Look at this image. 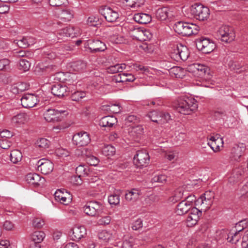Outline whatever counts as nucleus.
<instances>
[{
    "label": "nucleus",
    "instance_id": "obj_1",
    "mask_svg": "<svg viewBox=\"0 0 248 248\" xmlns=\"http://www.w3.org/2000/svg\"><path fill=\"white\" fill-rule=\"evenodd\" d=\"M174 107L178 112L189 115L197 110L198 104L194 98L184 97L178 99Z\"/></svg>",
    "mask_w": 248,
    "mask_h": 248
},
{
    "label": "nucleus",
    "instance_id": "obj_2",
    "mask_svg": "<svg viewBox=\"0 0 248 248\" xmlns=\"http://www.w3.org/2000/svg\"><path fill=\"white\" fill-rule=\"evenodd\" d=\"M173 28L176 32L183 36L196 34L199 30V27L196 24L182 21L176 22Z\"/></svg>",
    "mask_w": 248,
    "mask_h": 248
},
{
    "label": "nucleus",
    "instance_id": "obj_3",
    "mask_svg": "<svg viewBox=\"0 0 248 248\" xmlns=\"http://www.w3.org/2000/svg\"><path fill=\"white\" fill-rule=\"evenodd\" d=\"M190 55L188 48L181 44L175 45L170 51V57L175 61H186Z\"/></svg>",
    "mask_w": 248,
    "mask_h": 248
},
{
    "label": "nucleus",
    "instance_id": "obj_4",
    "mask_svg": "<svg viewBox=\"0 0 248 248\" xmlns=\"http://www.w3.org/2000/svg\"><path fill=\"white\" fill-rule=\"evenodd\" d=\"M217 36L221 42L229 43L234 40L235 34L232 27L224 25L219 28L217 32Z\"/></svg>",
    "mask_w": 248,
    "mask_h": 248
},
{
    "label": "nucleus",
    "instance_id": "obj_5",
    "mask_svg": "<svg viewBox=\"0 0 248 248\" xmlns=\"http://www.w3.org/2000/svg\"><path fill=\"white\" fill-rule=\"evenodd\" d=\"M104 206L100 202L96 201L88 202L83 207V211L87 215L91 217H97L101 215Z\"/></svg>",
    "mask_w": 248,
    "mask_h": 248
},
{
    "label": "nucleus",
    "instance_id": "obj_6",
    "mask_svg": "<svg viewBox=\"0 0 248 248\" xmlns=\"http://www.w3.org/2000/svg\"><path fill=\"white\" fill-rule=\"evenodd\" d=\"M190 13L198 20L204 21L209 17V9L200 3H195L190 7Z\"/></svg>",
    "mask_w": 248,
    "mask_h": 248
},
{
    "label": "nucleus",
    "instance_id": "obj_7",
    "mask_svg": "<svg viewBox=\"0 0 248 248\" xmlns=\"http://www.w3.org/2000/svg\"><path fill=\"white\" fill-rule=\"evenodd\" d=\"M215 194L211 191H206L196 202V206H201V210L206 211L211 206Z\"/></svg>",
    "mask_w": 248,
    "mask_h": 248
},
{
    "label": "nucleus",
    "instance_id": "obj_8",
    "mask_svg": "<svg viewBox=\"0 0 248 248\" xmlns=\"http://www.w3.org/2000/svg\"><path fill=\"white\" fill-rule=\"evenodd\" d=\"M245 172V169L242 166H239L234 168L228 178V186L231 188L239 185L243 180Z\"/></svg>",
    "mask_w": 248,
    "mask_h": 248
},
{
    "label": "nucleus",
    "instance_id": "obj_9",
    "mask_svg": "<svg viewBox=\"0 0 248 248\" xmlns=\"http://www.w3.org/2000/svg\"><path fill=\"white\" fill-rule=\"evenodd\" d=\"M196 46L203 53L208 54L214 50L216 45L210 39L202 37L197 40Z\"/></svg>",
    "mask_w": 248,
    "mask_h": 248
},
{
    "label": "nucleus",
    "instance_id": "obj_10",
    "mask_svg": "<svg viewBox=\"0 0 248 248\" xmlns=\"http://www.w3.org/2000/svg\"><path fill=\"white\" fill-rule=\"evenodd\" d=\"M65 110H59L55 109H48L44 113V117L47 122L55 123L61 121L62 118V113Z\"/></svg>",
    "mask_w": 248,
    "mask_h": 248
},
{
    "label": "nucleus",
    "instance_id": "obj_11",
    "mask_svg": "<svg viewBox=\"0 0 248 248\" xmlns=\"http://www.w3.org/2000/svg\"><path fill=\"white\" fill-rule=\"evenodd\" d=\"M150 156L146 150H139L134 157V163L137 167L146 166L149 162Z\"/></svg>",
    "mask_w": 248,
    "mask_h": 248
},
{
    "label": "nucleus",
    "instance_id": "obj_12",
    "mask_svg": "<svg viewBox=\"0 0 248 248\" xmlns=\"http://www.w3.org/2000/svg\"><path fill=\"white\" fill-rule=\"evenodd\" d=\"M73 143L78 146L87 145L90 142L89 134L85 131H81L75 134L73 137Z\"/></svg>",
    "mask_w": 248,
    "mask_h": 248
},
{
    "label": "nucleus",
    "instance_id": "obj_13",
    "mask_svg": "<svg viewBox=\"0 0 248 248\" xmlns=\"http://www.w3.org/2000/svg\"><path fill=\"white\" fill-rule=\"evenodd\" d=\"M101 14L109 22H114L117 21L119 17V14L117 11L112 8L105 6L100 10Z\"/></svg>",
    "mask_w": 248,
    "mask_h": 248
},
{
    "label": "nucleus",
    "instance_id": "obj_14",
    "mask_svg": "<svg viewBox=\"0 0 248 248\" xmlns=\"http://www.w3.org/2000/svg\"><path fill=\"white\" fill-rule=\"evenodd\" d=\"M54 197L57 202L64 205H67L72 200V195L65 189H58L54 193Z\"/></svg>",
    "mask_w": 248,
    "mask_h": 248
},
{
    "label": "nucleus",
    "instance_id": "obj_15",
    "mask_svg": "<svg viewBox=\"0 0 248 248\" xmlns=\"http://www.w3.org/2000/svg\"><path fill=\"white\" fill-rule=\"evenodd\" d=\"M86 47H87L90 51L93 53L103 52L107 49L106 44L99 40H89Z\"/></svg>",
    "mask_w": 248,
    "mask_h": 248
},
{
    "label": "nucleus",
    "instance_id": "obj_16",
    "mask_svg": "<svg viewBox=\"0 0 248 248\" xmlns=\"http://www.w3.org/2000/svg\"><path fill=\"white\" fill-rule=\"evenodd\" d=\"M202 211L196 207H193L190 210L189 215L186 219L187 226L192 227L198 222L199 217L202 215Z\"/></svg>",
    "mask_w": 248,
    "mask_h": 248
},
{
    "label": "nucleus",
    "instance_id": "obj_17",
    "mask_svg": "<svg viewBox=\"0 0 248 248\" xmlns=\"http://www.w3.org/2000/svg\"><path fill=\"white\" fill-rule=\"evenodd\" d=\"M207 69L206 66L199 63H192L186 67L187 71L192 73L195 76L201 78L204 76Z\"/></svg>",
    "mask_w": 248,
    "mask_h": 248
},
{
    "label": "nucleus",
    "instance_id": "obj_18",
    "mask_svg": "<svg viewBox=\"0 0 248 248\" xmlns=\"http://www.w3.org/2000/svg\"><path fill=\"white\" fill-rule=\"evenodd\" d=\"M38 170H40L44 174H48L52 172L54 168V165L50 161L43 158L38 160L37 162Z\"/></svg>",
    "mask_w": 248,
    "mask_h": 248
},
{
    "label": "nucleus",
    "instance_id": "obj_19",
    "mask_svg": "<svg viewBox=\"0 0 248 248\" xmlns=\"http://www.w3.org/2000/svg\"><path fill=\"white\" fill-rule=\"evenodd\" d=\"M207 144L215 152H217L223 147V141L222 138L217 134L210 136L208 140Z\"/></svg>",
    "mask_w": 248,
    "mask_h": 248
},
{
    "label": "nucleus",
    "instance_id": "obj_20",
    "mask_svg": "<svg viewBox=\"0 0 248 248\" xmlns=\"http://www.w3.org/2000/svg\"><path fill=\"white\" fill-rule=\"evenodd\" d=\"M21 102L24 108H31L37 104L38 99L37 96L33 94H25L21 98Z\"/></svg>",
    "mask_w": 248,
    "mask_h": 248
},
{
    "label": "nucleus",
    "instance_id": "obj_21",
    "mask_svg": "<svg viewBox=\"0 0 248 248\" xmlns=\"http://www.w3.org/2000/svg\"><path fill=\"white\" fill-rule=\"evenodd\" d=\"M26 182L30 185L34 186L43 184L45 181V179L36 173H30L26 177Z\"/></svg>",
    "mask_w": 248,
    "mask_h": 248
},
{
    "label": "nucleus",
    "instance_id": "obj_22",
    "mask_svg": "<svg viewBox=\"0 0 248 248\" xmlns=\"http://www.w3.org/2000/svg\"><path fill=\"white\" fill-rule=\"evenodd\" d=\"M214 237L220 244L223 243L226 241L230 242V240L231 239V232L226 229L219 230L216 232Z\"/></svg>",
    "mask_w": 248,
    "mask_h": 248
},
{
    "label": "nucleus",
    "instance_id": "obj_23",
    "mask_svg": "<svg viewBox=\"0 0 248 248\" xmlns=\"http://www.w3.org/2000/svg\"><path fill=\"white\" fill-rule=\"evenodd\" d=\"M30 120L29 116L26 113H21L13 116L11 119L12 124L16 127H19L25 124Z\"/></svg>",
    "mask_w": 248,
    "mask_h": 248
},
{
    "label": "nucleus",
    "instance_id": "obj_24",
    "mask_svg": "<svg viewBox=\"0 0 248 248\" xmlns=\"http://www.w3.org/2000/svg\"><path fill=\"white\" fill-rule=\"evenodd\" d=\"M246 150V145L240 143L235 145L232 149V157L236 161H238L240 158L244 155Z\"/></svg>",
    "mask_w": 248,
    "mask_h": 248
},
{
    "label": "nucleus",
    "instance_id": "obj_25",
    "mask_svg": "<svg viewBox=\"0 0 248 248\" xmlns=\"http://www.w3.org/2000/svg\"><path fill=\"white\" fill-rule=\"evenodd\" d=\"M80 30L73 26L66 27L59 31V34L62 36L74 37L80 34Z\"/></svg>",
    "mask_w": 248,
    "mask_h": 248
},
{
    "label": "nucleus",
    "instance_id": "obj_26",
    "mask_svg": "<svg viewBox=\"0 0 248 248\" xmlns=\"http://www.w3.org/2000/svg\"><path fill=\"white\" fill-rule=\"evenodd\" d=\"M55 16L63 21H69L73 18V13L68 9H64L56 12Z\"/></svg>",
    "mask_w": 248,
    "mask_h": 248
},
{
    "label": "nucleus",
    "instance_id": "obj_27",
    "mask_svg": "<svg viewBox=\"0 0 248 248\" xmlns=\"http://www.w3.org/2000/svg\"><path fill=\"white\" fill-rule=\"evenodd\" d=\"M71 239L74 241H79L84 237L86 234V230L83 226L75 227L72 230Z\"/></svg>",
    "mask_w": 248,
    "mask_h": 248
},
{
    "label": "nucleus",
    "instance_id": "obj_28",
    "mask_svg": "<svg viewBox=\"0 0 248 248\" xmlns=\"http://www.w3.org/2000/svg\"><path fill=\"white\" fill-rule=\"evenodd\" d=\"M184 188L179 187L176 189L172 194V196L168 199V202L170 203H175L181 200L186 196Z\"/></svg>",
    "mask_w": 248,
    "mask_h": 248
},
{
    "label": "nucleus",
    "instance_id": "obj_29",
    "mask_svg": "<svg viewBox=\"0 0 248 248\" xmlns=\"http://www.w3.org/2000/svg\"><path fill=\"white\" fill-rule=\"evenodd\" d=\"M68 89V88L65 85L56 84L52 86L51 93L53 95L60 97L67 95Z\"/></svg>",
    "mask_w": 248,
    "mask_h": 248
},
{
    "label": "nucleus",
    "instance_id": "obj_30",
    "mask_svg": "<svg viewBox=\"0 0 248 248\" xmlns=\"http://www.w3.org/2000/svg\"><path fill=\"white\" fill-rule=\"evenodd\" d=\"M140 194L141 192L140 190L133 188L126 192L125 199L128 202L133 203L139 200Z\"/></svg>",
    "mask_w": 248,
    "mask_h": 248
},
{
    "label": "nucleus",
    "instance_id": "obj_31",
    "mask_svg": "<svg viewBox=\"0 0 248 248\" xmlns=\"http://www.w3.org/2000/svg\"><path fill=\"white\" fill-rule=\"evenodd\" d=\"M133 19L138 23L146 24L152 21V16L149 14L141 13L135 14Z\"/></svg>",
    "mask_w": 248,
    "mask_h": 248
},
{
    "label": "nucleus",
    "instance_id": "obj_32",
    "mask_svg": "<svg viewBox=\"0 0 248 248\" xmlns=\"http://www.w3.org/2000/svg\"><path fill=\"white\" fill-rule=\"evenodd\" d=\"M117 122V118L113 116H106L101 119L99 125L102 127H112Z\"/></svg>",
    "mask_w": 248,
    "mask_h": 248
},
{
    "label": "nucleus",
    "instance_id": "obj_33",
    "mask_svg": "<svg viewBox=\"0 0 248 248\" xmlns=\"http://www.w3.org/2000/svg\"><path fill=\"white\" fill-rule=\"evenodd\" d=\"M146 33V31H144L140 28L133 29L132 30H131L130 32V35L133 39L140 41L146 40V38H145V36Z\"/></svg>",
    "mask_w": 248,
    "mask_h": 248
},
{
    "label": "nucleus",
    "instance_id": "obj_34",
    "mask_svg": "<svg viewBox=\"0 0 248 248\" xmlns=\"http://www.w3.org/2000/svg\"><path fill=\"white\" fill-rule=\"evenodd\" d=\"M76 172L79 178L90 176L92 173L88 166L81 165L76 168Z\"/></svg>",
    "mask_w": 248,
    "mask_h": 248
},
{
    "label": "nucleus",
    "instance_id": "obj_35",
    "mask_svg": "<svg viewBox=\"0 0 248 248\" xmlns=\"http://www.w3.org/2000/svg\"><path fill=\"white\" fill-rule=\"evenodd\" d=\"M191 207L185 201H182L178 203L176 208V213L178 215H183L188 211Z\"/></svg>",
    "mask_w": 248,
    "mask_h": 248
},
{
    "label": "nucleus",
    "instance_id": "obj_36",
    "mask_svg": "<svg viewBox=\"0 0 248 248\" xmlns=\"http://www.w3.org/2000/svg\"><path fill=\"white\" fill-rule=\"evenodd\" d=\"M144 132V129L142 125H138L134 126H131L128 131V133L133 138L135 139L140 135Z\"/></svg>",
    "mask_w": 248,
    "mask_h": 248
},
{
    "label": "nucleus",
    "instance_id": "obj_37",
    "mask_svg": "<svg viewBox=\"0 0 248 248\" xmlns=\"http://www.w3.org/2000/svg\"><path fill=\"white\" fill-rule=\"evenodd\" d=\"M243 228L241 227H236L235 229L232 230L231 232V239L230 240V243L232 244H236L239 240L241 236L239 234V232L242 231Z\"/></svg>",
    "mask_w": 248,
    "mask_h": 248
},
{
    "label": "nucleus",
    "instance_id": "obj_38",
    "mask_svg": "<svg viewBox=\"0 0 248 248\" xmlns=\"http://www.w3.org/2000/svg\"><path fill=\"white\" fill-rule=\"evenodd\" d=\"M169 9L167 7H163L157 10L155 13L156 17L160 20H165L169 15Z\"/></svg>",
    "mask_w": 248,
    "mask_h": 248
},
{
    "label": "nucleus",
    "instance_id": "obj_39",
    "mask_svg": "<svg viewBox=\"0 0 248 248\" xmlns=\"http://www.w3.org/2000/svg\"><path fill=\"white\" fill-rule=\"evenodd\" d=\"M86 63L83 61H77L71 63L70 67L73 71L81 72L86 69Z\"/></svg>",
    "mask_w": 248,
    "mask_h": 248
},
{
    "label": "nucleus",
    "instance_id": "obj_40",
    "mask_svg": "<svg viewBox=\"0 0 248 248\" xmlns=\"http://www.w3.org/2000/svg\"><path fill=\"white\" fill-rule=\"evenodd\" d=\"M35 145L36 148L44 150L49 148L50 142L46 138H40L36 141Z\"/></svg>",
    "mask_w": 248,
    "mask_h": 248
},
{
    "label": "nucleus",
    "instance_id": "obj_41",
    "mask_svg": "<svg viewBox=\"0 0 248 248\" xmlns=\"http://www.w3.org/2000/svg\"><path fill=\"white\" fill-rule=\"evenodd\" d=\"M126 68V65L124 63L116 64L111 65L107 68V72L109 74H115L120 73Z\"/></svg>",
    "mask_w": 248,
    "mask_h": 248
},
{
    "label": "nucleus",
    "instance_id": "obj_42",
    "mask_svg": "<svg viewBox=\"0 0 248 248\" xmlns=\"http://www.w3.org/2000/svg\"><path fill=\"white\" fill-rule=\"evenodd\" d=\"M28 88L27 84L23 82H18L11 86V90L14 94L22 92Z\"/></svg>",
    "mask_w": 248,
    "mask_h": 248
},
{
    "label": "nucleus",
    "instance_id": "obj_43",
    "mask_svg": "<svg viewBox=\"0 0 248 248\" xmlns=\"http://www.w3.org/2000/svg\"><path fill=\"white\" fill-rule=\"evenodd\" d=\"M148 117L154 122L158 124H162L161 121V112L156 110L150 112L148 114Z\"/></svg>",
    "mask_w": 248,
    "mask_h": 248
},
{
    "label": "nucleus",
    "instance_id": "obj_44",
    "mask_svg": "<svg viewBox=\"0 0 248 248\" xmlns=\"http://www.w3.org/2000/svg\"><path fill=\"white\" fill-rule=\"evenodd\" d=\"M170 74L176 78H182L185 75V70L179 66H174L169 70Z\"/></svg>",
    "mask_w": 248,
    "mask_h": 248
},
{
    "label": "nucleus",
    "instance_id": "obj_45",
    "mask_svg": "<svg viewBox=\"0 0 248 248\" xmlns=\"http://www.w3.org/2000/svg\"><path fill=\"white\" fill-rule=\"evenodd\" d=\"M98 238L104 242H109L113 238V236L110 232L103 230L98 234Z\"/></svg>",
    "mask_w": 248,
    "mask_h": 248
},
{
    "label": "nucleus",
    "instance_id": "obj_46",
    "mask_svg": "<svg viewBox=\"0 0 248 248\" xmlns=\"http://www.w3.org/2000/svg\"><path fill=\"white\" fill-rule=\"evenodd\" d=\"M46 236L44 232L42 231H36L34 232L31 235V238L33 242L40 244L43 241Z\"/></svg>",
    "mask_w": 248,
    "mask_h": 248
},
{
    "label": "nucleus",
    "instance_id": "obj_47",
    "mask_svg": "<svg viewBox=\"0 0 248 248\" xmlns=\"http://www.w3.org/2000/svg\"><path fill=\"white\" fill-rule=\"evenodd\" d=\"M229 66L230 68L236 73H239L245 69L243 64L239 62L231 61L229 62Z\"/></svg>",
    "mask_w": 248,
    "mask_h": 248
},
{
    "label": "nucleus",
    "instance_id": "obj_48",
    "mask_svg": "<svg viewBox=\"0 0 248 248\" xmlns=\"http://www.w3.org/2000/svg\"><path fill=\"white\" fill-rule=\"evenodd\" d=\"M22 157L21 152L17 150H15L11 152L10 154V160L15 164L21 161Z\"/></svg>",
    "mask_w": 248,
    "mask_h": 248
},
{
    "label": "nucleus",
    "instance_id": "obj_49",
    "mask_svg": "<svg viewBox=\"0 0 248 248\" xmlns=\"http://www.w3.org/2000/svg\"><path fill=\"white\" fill-rule=\"evenodd\" d=\"M115 148L111 145H106L102 149V154L105 156H112L115 153Z\"/></svg>",
    "mask_w": 248,
    "mask_h": 248
},
{
    "label": "nucleus",
    "instance_id": "obj_50",
    "mask_svg": "<svg viewBox=\"0 0 248 248\" xmlns=\"http://www.w3.org/2000/svg\"><path fill=\"white\" fill-rule=\"evenodd\" d=\"M125 1L127 3V5L134 9L140 7L145 2V0H125Z\"/></svg>",
    "mask_w": 248,
    "mask_h": 248
},
{
    "label": "nucleus",
    "instance_id": "obj_51",
    "mask_svg": "<svg viewBox=\"0 0 248 248\" xmlns=\"http://www.w3.org/2000/svg\"><path fill=\"white\" fill-rule=\"evenodd\" d=\"M31 224L34 228L41 229L44 226L45 221L40 217H34L31 220Z\"/></svg>",
    "mask_w": 248,
    "mask_h": 248
},
{
    "label": "nucleus",
    "instance_id": "obj_52",
    "mask_svg": "<svg viewBox=\"0 0 248 248\" xmlns=\"http://www.w3.org/2000/svg\"><path fill=\"white\" fill-rule=\"evenodd\" d=\"M87 24L91 26L97 27L100 24V22L98 17L92 16L88 18Z\"/></svg>",
    "mask_w": 248,
    "mask_h": 248
},
{
    "label": "nucleus",
    "instance_id": "obj_53",
    "mask_svg": "<svg viewBox=\"0 0 248 248\" xmlns=\"http://www.w3.org/2000/svg\"><path fill=\"white\" fill-rule=\"evenodd\" d=\"M30 67V63L25 59H21L19 62V68L20 70L24 72L29 70Z\"/></svg>",
    "mask_w": 248,
    "mask_h": 248
},
{
    "label": "nucleus",
    "instance_id": "obj_54",
    "mask_svg": "<svg viewBox=\"0 0 248 248\" xmlns=\"http://www.w3.org/2000/svg\"><path fill=\"white\" fill-rule=\"evenodd\" d=\"M86 93L84 92H75L71 95V99L73 101H78L83 97H85Z\"/></svg>",
    "mask_w": 248,
    "mask_h": 248
},
{
    "label": "nucleus",
    "instance_id": "obj_55",
    "mask_svg": "<svg viewBox=\"0 0 248 248\" xmlns=\"http://www.w3.org/2000/svg\"><path fill=\"white\" fill-rule=\"evenodd\" d=\"M108 202L111 205H118L120 203L119 195L114 194L110 195L108 197Z\"/></svg>",
    "mask_w": 248,
    "mask_h": 248
},
{
    "label": "nucleus",
    "instance_id": "obj_56",
    "mask_svg": "<svg viewBox=\"0 0 248 248\" xmlns=\"http://www.w3.org/2000/svg\"><path fill=\"white\" fill-rule=\"evenodd\" d=\"M185 197V201L188 205L192 208L194 204L196 205V202L197 201L196 198L194 195H190L186 196V195Z\"/></svg>",
    "mask_w": 248,
    "mask_h": 248
},
{
    "label": "nucleus",
    "instance_id": "obj_57",
    "mask_svg": "<svg viewBox=\"0 0 248 248\" xmlns=\"http://www.w3.org/2000/svg\"><path fill=\"white\" fill-rule=\"evenodd\" d=\"M86 161L91 165L96 166L99 162L98 159L92 155H86Z\"/></svg>",
    "mask_w": 248,
    "mask_h": 248
},
{
    "label": "nucleus",
    "instance_id": "obj_58",
    "mask_svg": "<svg viewBox=\"0 0 248 248\" xmlns=\"http://www.w3.org/2000/svg\"><path fill=\"white\" fill-rule=\"evenodd\" d=\"M167 176L165 175H158L155 176L152 179L153 183H164L166 182Z\"/></svg>",
    "mask_w": 248,
    "mask_h": 248
},
{
    "label": "nucleus",
    "instance_id": "obj_59",
    "mask_svg": "<svg viewBox=\"0 0 248 248\" xmlns=\"http://www.w3.org/2000/svg\"><path fill=\"white\" fill-rule=\"evenodd\" d=\"M16 41L17 45L20 47L27 48L29 47V44H28V41L26 37H24L21 39L15 41V42Z\"/></svg>",
    "mask_w": 248,
    "mask_h": 248
},
{
    "label": "nucleus",
    "instance_id": "obj_60",
    "mask_svg": "<svg viewBox=\"0 0 248 248\" xmlns=\"http://www.w3.org/2000/svg\"><path fill=\"white\" fill-rule=\"evenodd\" d=\"M111 221V217L108 216H106L99 218L97 223L100 225H106L109 224Z\"/></svg>",
    "mask_w": 248,
    "mask_h": 248
},
{
    "label": "nucleus",
    "instance_id": "obj_61",
    "mask_svg": "<svg viewBox=\"0 0 248 248\" xmlns=\"http://www.w3.org/2000/svg\"><path fill=\"white\" fill-rule=\"evenodd\" d=\"M143 226L142 220L141 218H138L133 222L132 228L133 230H138Z\"/></svg>",
    "mask_w": 248,
    "mask_h": 248
},
{
    "label": "nucleus",
    "instance_id": "obj_62",
    "mask_svg": "<svg viewBox=\"0 0 248 248\" xmlns=\"http://www.w3.org/2000/svg\"><path fill=\"white\" fill-rule=\"evenodd\" d=\"M3 228L6 231H12L15 228V224L12 221L5 220L3 223Z\"/></svg>",
    "mask_w": 248,
    "mask_h": 248
},
{
    "label": "nucleus",
    "instance_id": "obj_63",
    "mask_svg": "<svg viewBox=\"0 0 248 248\" xmlns=\"http://www.w3.org/2000/svg\"><path fill=\"white\" fill-rule=\"evenodd\" d=\"M133 68L136 71H142L143 73H148L149 72V69L147 67H144L142 65H140L139 63H134L133 64Z\"/></svg>",
    "mask_w": 248,
    "mask_h": 248
},
{
    "label": "nucleus",
    "instance_id": "obj_64",
    "mask_svg": "<svg viewBox=\"0 0 248 248\" xmlns=\"http://www.w3.org/2000/svg\"><path fill=\"white\" fill-rule=\"evenodd\" d=\"M241 245L242 248H248V230L245 232L242 237Z\"/></svg>",
    "mask_w": 248,
    "mask_h": 248
}]
</instances>
